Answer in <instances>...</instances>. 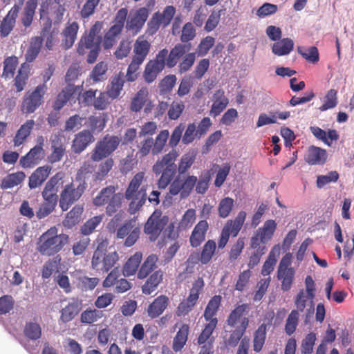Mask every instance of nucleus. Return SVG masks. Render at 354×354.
<instances>
[{"label": "nucleus", "instance_id": "1", "mask_svg": "<svg viewBox=\"0 0 354 354\" xmlns=\"http://www.w3.org/2000/svg\"><path fill=\"white\" fill-rule=\"evenodd\" d=\"M145 177L144 171L138 172L131 178L124 192V197L129 202L128 212L130 214L138 212L147 199V185H142Z\"/></svg>", "mask_w": 354, "mask_h": 354}, {"label": "nucleus", "instance_id": "2", "mask_svg": "<svg viewBox=\"0 0 354 354\" xmlns=\"http://www.w3.org/2000/svg\"><path fill=\"white\" fill-rule=\"evenodd\" d=\"M102 28V23L99 21H95L91 27L88 32H85L82 36L78 43L77 51L80 55H84L89 50L86 58V62L88 64L95 62L100 54L102 37L99 34Z\"/></svg>", "mask_w": 354, "mask_h": 354}, {"label": "nucleus", "instance_id": "3", "mask_svg": "<svg viewBox=\"0 0 354 354\" xmlns=\"http://www.w3.org/2000/svg\"><path fill=\"white\" fill-rule=\"evenodd\" d=\"M102 28V23L99 21H95L91 27L88 32H85L82 36L78 43L77 51L80 55H84L89 50L86 58V62L88 64L95 62L100 54L102 37L99 34Z\"/></svg>", "mask_w": 354, "mask_h": 354}, {"label": "nucleus", "instance_id": "4", "mask_svg": "<svg viewBox=\"0 0 354 354\" xmlns=\"http://www.w3.org/2000/svg\"><path fill=\"white\" fill-rule=\"evenodd\" d=\"M56 227H51L38 239L37 250L43 256H53L60 252L69 241L68 235L58 234Z\"/></svg>", "mask_w": 354, "mask_h": 354}, {"label": "nucleus", "instance_id": "5", "mask_svg": "<svg viewBox=\"0 0 354 354\" xmlns=\"http://www.w3.org/2000/svg\"><path fill=\"white\" fill-rule=\"evenodd\" d=\"M179 156L178 151L172 149L169 153L158 159L152 167V171L156 176L160 175L158 180L159 189H165L173 180L176 173L175 162Z\"/></svg>", "mask_w": 354, "mask_h": 354}, {"label": "nucleus", "instance_id": "6", "mask_svg": "<svg viewBox=\"0 0 354 354\" xmlns=\"http://www.w3.org/2000/svg\"><path fill=\"white\" fill-rule=\"evenodd\" d=\"M48 87L46 84H41L37 86L33 90H29L24 94L21 104V111L26 115L33 113L44 102V95Z\"/></svg>", "mask_w": 354, "mask_h": 354}, {"label": "nucleus", "instance_id": "7", "mask_svg": "<svg viewBox=\"0 0 354 354\" xmlns=\"http://www.w3.org/2000/svg\"><path fill=\"white\" fill-rule=\"evenodd\" d=\"M85 181L70 183L66 185L61 191L59 206L63 212L67 211L75 202L80 200L86 189Z\"/></svg>", "mask_w": 354, "mask_h": 354}, {"label": "nucleus", "instance_id": "8", "mask_svg": "<svg viewBox=\"0 0 354 354\" xmlns=\"http://www.w3.org/2000/svg\"><path fill=\"white\" fill-rule=\"evenodd\" d=\"M120 141L118 136L106 135L95 145L92 151L91 159L94 162H99L107 158L116 150Z\"/></svg>", "mask_w": 354, "mask_h": 354}, {"label": "nucleus", "instance_id": "9", "mask_svg": "<svg viewBox=\"0 0 354 354\" xmlns=\"http://www.w3.org/2000/svg\"><path fill=\"white\" fill-rule=\"evenodd\" d=\"M197 183V177L194 175H180L169 184V193L171 196L180 194L182 198H187Z\"/></svg>", "mask_w": 354, "mask_h": 354}, {"label": "nucleus", "instance_id": "10", "mask_svg": "<svg viewBox=\"0 0 354 354\" xmlns=\"http://www.w3.org/2000/svg\"><path fill=\"white\" fill-rule=\"evenodd\" d=\"M290 265L291 254L288 253L281 259L277 270V278L281 281V288L284 292L290 290L295 279V271Z\"/></svg>", "mask_w": 354, "mask_h": 354}, {"label": "nucleus", "instance_id": "11", "mask_svg": "<svg viewBox=\"0 0 354 354\" xmlns=\"http://www.w3.org/2000/svg\"><path fill=\"white\" fill-rule=\"evenodd\" d=\"M165 56L166 51L160 50L153 59H150L147 63L143 72V78L147 83L150 84L154 82L158 75L165 69Z\"/></svg>", "mask_w": 354, "mask_h": 354}, {"label": "nucleus", "instance_id": "12", "mask_svg": "<svg viewBox=\"0 0 354 354\" xmlns=\"http://www.w3.org/2000/svg\"><path fill=\"white\" fill-rule=\"evenodd\" d=\"M277 223L273 219L267 220L263 226L259 227L250 239V242L255 245L266 246V243L270 241L276 231Z\"/></svg>", "mask_w": 354, "mask_h": 354}, {"label": "nucleus", "instance_id": "13", "mask_svg": "<svg viewBox=\"0 0 354 354\" xmlns=\"http://www.w3.org/2000/svg\"><path fill=\"white\" fill-rule=\"evenodd\" d=\"M82 89V86H75L71 83L67 84L57 95L53 106L54 110L59 111L68 102L73 101L75 103Z\"/></svg>", "mask_w": 354, "mask_h": 354}, {"label": "nucleus", "instance_id": "14", "mask_svg": "<svg viewBox=\"0 0 354 354\" xmlns=\"http://www.w3.org/2000/svg\"><path fill=\"white\" fill-rule=\"evenodd\" d=\"M167 223V218H162L160 214L153 212L145 224L144 232L149 236L151 241H155L165 227Z\"/></svg>", "mask_w": 354, "mask_h": 354}, {"label": "nucleus", "instance_id": "15", "mask_svg": "<svg viewBox=\"0 0 354 354\" xmlns=\"http://www.w3.org/2000/svg\"><path fill=\"white\" fill-rule=\"evenodd\" d=\"M249 309L248 304H243L236 306L229 314L226 323L232 328L247 330L249 326V319L245 314Z\"/></svg>", "mask_w": 354, "mask_h": 354}, {"label": "nucleus", "instance_id": "16", "mask_svg": "<svg viewBox=\"0 0 354 354\" xmlns=\"http://www.w3.org/2000/svg\"><path fill=\"white\" fill-rule=\"evenodd\" d=\"M149 15V10L142 7L131 12L126 24V28L133 35H137L142 29Z\"/></svg>", "mask_w": 354, "mask_h": 354}, {"label": "nucleus", "instance_id": "17", "mask_svg": "<svg viewBox=\"0 0 354 354\" xmlns=\"http://www.w3.org/2000/svg\"><path fill=\"white\" fill-rule=\"evenodd\" d=\"M136 221L131 219L126 221L117 230V238L124 239L127 237L124 245L126 247L133 245L140 236V228L135 227Z\"/></svg>", "mask_w": 354, "mask_h": 354}, {"label": "nucleus", "instance_id": "18", "mask_svg": "<svg viewBox=\"0 0 354 354\" xmlns=\"http://www.w3.org/2000/svg\"><path fill=\"white\" fill-rule=\"evenodd\" d=\"M191 44H177L171 50L168 51L167 48H163L166 51V56L165 57V66L169 68H172L177 65L180 62V59L187 52L191 50Z\"/></svg>", "mask_w": 354, "mask_h": 354}, {"label": "nucleus", "instance_id": "19", "mask_svg": "<svg viewBox=\"0 0 354 354\" xmlns=\"http://www.w3.org/2000/svg\"><path fill=\"white\" fill-rule=\"evenodd\" d=\"M50 142L51 153L48 156V162L53 164L62 160L66 154V145L64 137L60 133L53 135Z\"/></svg>", "mask_w": 354, "mask_h": 354}, {"label": "nucleus", "instance_id": "20", "mask_svg": "<svg viewBox=\"0 0 354 354\" xmlns=\"http://www.w3.org/2000/svg\"><path fill=\"white\" fill-rule=\"evenodd\" d=\"M94 141L93 133L88 129H84L75 135L72 141L71 150L74 153L80 154Z\"/></svg>", "mask_w": 354, "mask_h": 354}, {"label": "nucleus", "instance_id": "21", "mask_svg": "<svg viewBox=\"0 0 354 354\" xmlns=\"http://www.w3.org/2000/svg\"><path fill=\"white\" fill-rule=\"evenodd\" d=\"M82 306L81 300L71 298L67 304L60 310V321L65 324L72 321L80 313Z\"/></svg>", "mask_w": 354, "mask_h": 354}, {"label": "nucleus", "instance_id": "22", "mask_svg": "<svg viewBox=\"0 0 354 354\" xmlns=\"http://www.w3.org/2000/svg\"><path fill=\"white\" fill-rule=\"evenodd\" d=\"M169 305V299L167 296L161 295L155 298L148 306L146 312L151 319H156L160 316Z\"/></svg>", "mask_w": 354, "mask_h": 354}, {"label": "nucleus", "instance_id": "23", "mask_svg": "<svg viewBox=\"0 0 354 354\" xmlns=\"http://www.w3.org/2000/svg\"><path fill=\"white\" fill-rule=\"evenodd\" d=\"M97 245L93 252L91 259V267L97 271H101L102 265L104 261L106 252L109 245V241L102 237L97 239Z\"/></svg>", "mask_w": 354, "mask_h": 354}, {"label": "nucleus", "instance_id": "24", "mask_svg": "<svg viewBox=\"0 0 354 354\" xmlns=\"http://www.w3.org/2000/svg\"><path fill=\"white\" fill-rule=\"evenodd\" d=\"M79 24L77 21H68L62 32V46L67 50L74 44L79 30Z\"/></svg>", "mask_w": 354, "mask_h": 354}, {"label": "nucleus", "instance_id": "25", "mask_svg": "<svg viewBox=\"0 0 354 354\" xmlns=\"http://www.w3.org/2000/svg\"><path fill=\"white\" fill-rule=\"evenodd\" d=\"M64 174L62 172H57L46 183L41 192L42 198L58 201L57 192L60 181L62 180Z\"/></svg>", "mask_w": 354, "mask_h": 354}, {"label": "nucleus", "instance_id": "26", "mask_svg": "<svg viewBox=\"0 0 354 354\" xmlns=\"http://www.w3.org/2000/svg\"><path fill=\"white\" fill-rule=\"evenodd\" d=\"M19 10V6L15 5L3 19L0 24V35L2 37H7L13 30Z\"/></svg>", "mask_w": 354, "mask_h": 354}, {"label": "nucleus", "instance_id": "27", "mask_svg": "<svg viewBox=\"0 0 354 354\" xmlns=\"http://www.w3.org/2000/svg\"><path fill=\"white\" fill-rule=\"evenodd\" d=\"M51 169V167L48 165H44L37 168L29 176V188L32 189L40 187L49 176Z\"/></svg>", "mask_w": 354, "mask_h": 354}, {"label": "nucleus", "instance_id": "28", "mask_svg": "<svg viewBox=\"0 0 354 354\" xmlns=\"http://www.w3.org/2000/svg\"><path fill=\"white\" fill-rule=\"evenodd\" d=\"M246 215L245 211H240L234 220L230 219L226 222L222 231L229 236H236L244 224Z\"/></svg>", "mask_w": 354, "mask_h": 354}, {"label": "nucleus", "instance_id": "29", "mask_svg": "<svg viewBox=\"0 0 354 354\" xmlns=\"http://www.w3.org/2000/svg\"><path fill=\"white\" fill-rule=\"evenodd\" d=\"M44 152L37 147H32L25 156L21 157L19 165L23 168H32L44 158Z\"/></svg>", "mask_w": 354, "mask_h": 354}, {"label": "nucleus", "instance_id": "30", "mask_svg": "<svg viewBox=\"0 0 354 354\" xmlns=\"http://www.w3.org/2000/svg\"><path fill=\"white\" fill-rule=\"evenodd\" d=\"M208 228L209 225L206 220H201L195 225L189 237L191 246L197 248L205 241Z\"/></svg>", "mask_w": 354, "mask_h": 354}, {"label": "nucleus", "instance_id": "31", "mask_svg": "<svg viewBox=\"0 0 354 354\" xmlns=\"http://www.w3.org/2000/svg\"><path fill=\"white\" fill-rule=\"evenodd\" d=\"M327 156L325 149L312 145L308 149L305 160L310 165H324L327 160Z\"/></svg>", "mask_w": 354, "mask_h": 354}, {"label": "nucleus", "instance_id": "32", "mask_svg": "<svg viewBox=\"0 0 354 354\" xmlns=\"http://www.w3.org/2000/svg\"><path fill=\"white\" fill-rule=\"evenodd\" d=\"M212 100L210 115L216 117L225 109L229 104V100L225 97L224 91L218 89L213 95Z\"/></svg>", "mask_w": 354, "mask_h": 354}, {"label": "nucleus", "instance_id": "33", "mask_svg": "<svg viewBox=\"0 0 354 354\" xmlns=\"http://www.w3.org/2000/svg\"><path fill=\"white\" fill-rule=\"evenodd\" d=\"M150 48V42L145 39L144 35L139 36L133 44V58L144 62L149 53Z\"/></svg>", "mask_w": 354, "mask_h": 354}, {"label": "nucleus", "instance_id": "34", "mask_svg": "<svg viewBox=\"0 0 354 354\" xmlns=\"http://www.w3.org/2000/svg\"><path fill=\"white\" fill-rule=\"evenodd\" d=\"M221 301L222 297L221 295H214L208 301L203 313V317L206 322L218 323V319L216 315L221 306Z\"/></svg>", "mask_w": 354, "mask_h": 354}, {"label": "nucleus", "instance_id": "35", "mask_svg": "<svg viewBox=\"0 0 354 354\" xmlns=\"http://www.w3.org/2000/svg\"><path fill=\"white\" fill-rule=\"evenodd\" d=\"M163 279V272L158 270L152 272L145 283L142 286V292L144 295H150L154 292Z\"/></svg>", "mask_w": 354, "mask_h": 354}, {"label": "nucleus", "instance_id": "36", "mask_svg": "<svg viewBox=\"0 0 354 354\" xmlns=\"http://www.w3.org/2000/svg\"><path fill=\"white\" fill-rule=\"evenodd\" d=\"M38 0H27L21 16V22L25 28L32 23Z\"/></svg>", "mask_w": 354, "mask_h": 354}, {"label": "nucleus", "instance_id": "37", "mask_svg": "<svg viewBox=\"0 0 354 354\" xmlns=\"http://www.w3.org/2000/svg\"><path fill=\"white\" fill-rule=\"evenodd\" d=\"M35 124V121L30 119L26 120V122L20 127L13 138L15 147H19L25 142L33 129Z\"/></svg>", "mask_w": 354, "mask_h": 354}, {"label": "nucleus", "instance_id": "38", "mask_svg": "<svg viewBox=\"0 0 354 354\" xmlns=\"http://www.w3.org/2000/svg\"><path fill=\"white\" fill-rule=\"evenodd\" d=\"M197 153L195 150L191 149L184 153L176 167V171L178 172V176L185 174L194 163L196 158Z\"/></svg>", "mask_w": 354, "mask_h": 354}, {"label": "nucleus", "instance_id": "39", "mask_svg": "<svg viewBox=\"0 0 354 354\" xmlns=\"http://www.w3.org/2000/svg\"><path fill=\"white\" fill-rule=\"evenodd\" d=\"M142 259V254L141 252H136L133 255L131 256L123 267V274L125 277L134 275L138 272V267Z\"/></svg>", "mask_w": 354, "mask_h": 354}, {"label": "nucleus", "instance_id": "40", "mask_svg": "<svg viewBox=\"0 0 354 354\" xmlns=\"http://www.w3.org/2000/svg\"><path fill=\"white\" fill-rule=\"evenodd\" d=\"M124 84V74L120 72L112 78L106 93L109 95L110 98L113 100L116 99L120 95Z\"/></svg>", "mask_w": 354, "mask_h": 354}, {"label": "nucleus", "instance_id": "41", "mask_svg": "<svg viewBox=\"0 0 354 354\" xmlns=\"http://www.w3.org/2000/svg\"><path fill=\"white\" fill-rule=\"evenodd\" d=\"M26 176V174L24 171L9 174L2 179L0 185L1 188L3 189L13 188L23 183Z\"/></svg>", "mask_w": 354, "mask_h": 354}, {"label": "nucleus", "instance_id": "42", "mask_svg": "<svg viewBox=\"0 0 354 354\" xmlns=\"http://www.w3.org/2000/svg\"><path fill=\"white\" fill-rule=\"evenodd\" d=\"M158 257L156 254L149 255L139 269L137 277L140 279L147 278L157 268Z\"/></svg>", "mask_w": 354, "mask_h": 354}, {"label": "nucleus", "instance_id": "43", "mask_svg": "<svg viewBox=\"0 0 354 354\" xmlns=\"http://www.w3.org/2000/svg\"><path fill=\"white\" fill-rule=\"evenodd\" d=\"M117 187L113 185L107 186L101 189L98 194L93 198V204L96 207H101L106 205V203L112 198V196L116 193Z\"/></svg>", "mask_w": 354, "mask_h": 354}, {"label": "nucleus", "instance_id": "44", "mask_svg": "<svg viewBox=\"0 0 354 354\" xmlns=\"http://www.w3.org/2000/svg\"><path fill=\"white\" fill-rule=\"evenodd\" d=\"M310 130L315 137L323 141L328 146L331 145V143L329 142L328 139H330L331 141H336L339 139V135L337 131L335 129H329L326 133L324 130L318 127H310Z\"/></svg>", "mask_w": 354, "mask_h": 354}, {"label": "nucleus", "instance_id": "45", "mask_svg": "<svg viewBox=\"0 0 354 354\" xmlns=\"http://www.w3.org/2000/svg\"><path fill=\"white\" fill-rule=\"evenodd\" d=\"M267 325L261 324L255 330L253 336L252 347L256 353L261 351L266 339Z\"/></svg>", "mask_w": 354, "mask_h": 354}, {"label": "nucleus", "instance_id": "46", "mask_svg": "<svg viewBox=\"0 0 354 354\" xmlns=\"http://www.w3.org/2000/svg\"><path fill=\"white\" fill-rule=\"evenodd\" d=\"M189 329L187 324H183L179 328L173 340L172 348L175 352L180 351L185 345L188 338Z\"/></svg>", "mask_w": 354, "mask_h": 354}, {"label": "nucleus", "instance_id": "47", "mask_svg": "<svg viewBox=\"0 0 354 354\" xmlns=\"http://www.w3.org/2000/svg\"><path fill=\"white\" fill-rule=\"evenodd\" d=\"M149 91L146 88L140 89L132 98L130 104V110L132 112H139L145 104L148 99Z\"/></svg>", "mask_w": 354, "mask_h": 354}, {"label": "nucleus", "instance_id": "48", "mask_svg": "<svg viewBox=\"0 0 354 354\" xmlns=\"http://www.w3.org/2000/svg\"><path fill=\"white\" fill-rule=\"evenodd\" d=\"M217 324L218 323H215L214 322H207L205 324L204 328L197 338L198 344L204 345L211 342L212 346H213L214 338L212 335L217 326Z\"/></svg>", "mask_w": 354, "mask_h": 354}, {"label": "nucleus", "instance_id": "49", "mask_svg": "<svg viewBox=\"0 0 354 354\" xmlns=\"http://www.w3.org/2000/svg\"><path fill=\"white\" fill-rule=\"evenodd\" d=\"M295 306H296V310L299 312H303L305 309L306 313V318L313 315L314 312L310 313V299L308 295L306 294L304 289H301L298 294L295 298Z\"/></svg>", "mask_w": 354, "mask_h": 354}, {"label": "nucleus", "instance_id": "50", "mask_svg": "<svg viewBox=\"0 0 354 354\" xmlns=\"http://www.w3.org/2000/svg\"><path fill=\"white\" fill-rule=\"evenodd\" d=\"M294 42L290 38H284L276 42L272 47V53L278 56L288 55L293 49Z\"/></svg>", "mask_w": 354, "mask_h": 354}, {"label": "nucleus", "instance_id": "51", "mask_svg": "<svg viewBox=\"0 0 354 354\" xmlns=\"http://www.w3.org/2000/svg\"><path fill=\"white\" fill-rule=\"evenodd\" d=\"M83 207L82 206H74L71 211L67 213L63 221L64 226L67 228H72L80 222Z\"/></svg>", "mask_w": 354, "mask_h": 354}, {"label": "nucleus", "instance_id": "52", "mask_svg": "<svg viewBox=\"0 0 354 354\" xmlns=\"http://www.w3.org/2000/svg\"><path fill=\"white\" fill-rule=\"evenodd\" d=\"M43 39L41 37H35L31 39L30 46L26 53V61L33 62L38 56L42 46Z\"/></svg>", "mask_w": 354, "mask_h": 354}, {"label": "nucleus", "instance_id": "53", "mask_svg": "<svg viewBox=\"0 0 354 354\" xmlns=\"http://www.w3.org/2000/svg\"><path fill=\"white\" fill-rule=\"evenodd\" d=\"M29 66L26 63L21 64L18 73L14 80V85L17 92H21L24 89L28 79Z\"/></svg>", "mask_w": 354, "mask_h": 354}, {"label": "nucleus", "instance_id": "54", "mask_svg": "<svg viewBox=\"0 0 354 354\" xmlns=\"http://www.w3.org/2000/svg\"><path fill=\"white\" fill-rule=\"evenodd\" d=\"M108 115L106 113H100L98 115H91L88 118L90 131L101 132L106 127Z\"/></svg>", "mask_w": 354, "mask_h": 354}, {"label": "nucleus", "instance_id": "55", "mask_svg": "<svg viewBox=\"0 0 354 354\" xmlns=\"http://www.w3.org/2000/svg\"><path fill=\"white\" fill-rule=\"evenodd\" d=\"M76 286L82 290H93L99 283V279L97 277H88L85 275L75 274Z\"/></svg>", "mask_w": 354, "mask_h": 354}, {"label": "nucleus", "instance_id": "56", "mask_svg": "<svg viewBox=\"0 0 354 354\" xmlns=\"http://www.w3.org/2000/svg\"><path fill=\"white\" fill-rule=\"evenodd\" d=\"M216 243L213 240H208L203 246L199 261L202 264L209 263L216 252Z\"/></svg>", "mask_w": 354, "mask_h": 354}, {"label": "nucleus", "instance_id": "57", "mask_svg": "<svg viewBox=\"0 0 354 354\" xmlns=\"http://www.w3.org/2000/svg\"><path fill=\"white\" fill-rule=\"evenodd\" d=\"M44 201L39 205L38 210L36 212V216L38 219H42L49 216L55 209L57 204V201L43 198Z\"/></svg>", "mask_w": 354, "mask_h": 354}, {"label": "nucleus", "instance_id": "58", "mask_svg": "<svg viewBox=\"0 0 354 354\" xmlns=\"http://www.w3.org/2000/svg\"><path fill=\"white\" fill-rule=\"evenodd\" d=\"M250 248L254 251L249 257L248 266L250 269H252L254 266L259 264L262 256L266 254L267 248L266 246L253 245L252 242H250Z\"/></svg>", "mask_w": 354, "mask_h": 354}, {"label": "nucleus", "instance_id": "59", "mask_svg": "<svg viewBox=\"0 0 354 354\" xmlns=\"http://www.w3.org/2000/svg\"><path fill=\"white\" fill-rule=\"evenodd\" d=\"M245 332V330L234 328L233 330L229 331V335L223 337L225 345L227 347H235Z\"/></svg>", "mask_w": 354, "mask_h": 354}, {"label": "nucleus", "instance_id": "60", "mask_svg": "<svg viewBox=\"0 0 354 354\" xmlns=\"http://www.w3.org/2000/svg\"><path fill=\"white\" fill-rule=\"evenodd\" d=\"M103 315L102 310L87 308L81 313L80 322L82 324H91L102 318Z\"/></svg>", "mask_w": 354, "mask_h": 354}, {"label": "nucleus", "instance_id": "61", "mask_svg": "<svg viewBox=\"0 0 354 354\" xmlns=\"http://www.w3.org/2000/svg\"><path fill=\"white\" fill-rule=\"evenodd\" d=\"M18 59L15 56L8 57L3 62V70L2 77L5 79L13 77L17 66Z\"/></svg>", "mask_w": 354, "mask_h": 354}, {"label": "nucleus", "instance_id": "62", "mask_svg": "<svg viewBox=\"0 0 354 354\" xmlns=\"http://www.w3.org/2000/svg\"><path fill=\"white\" fill-rule=\"evenodd\" d=\"M121 33V31L110 27L108 31L105 33L103 40L102 39L101 44H102L104 49H111L117 42L118 37Z\"/></svg>", "mask_w": 354, "mask_h": 354}, {"label": "nucleus", "instance_id": "63", "mask_svg": "<svg viewBox=\"0 0 354 354\" xmlns=\"http://www.w3.org/2000/svg\"><path fill=\"white\" fill-rule=\"evenodd\" d=\"M299 314L298 310H292L288 315L285 324V332L288 335H292L298 326L299 324Z\"/></svg>", "mask_w": 354, "mask_h": 354}, {"label": "nucleus", "instance_id": "64", "mask_svg": "<svg viewBox=\"0 0 354 354\" xmlns=\"http://www.w3.org/2000/svg\"><path fill=\"white\" fill-rule=\"evenodd\" d=\"M234 203V199L229 196L221 199L218 206V216L223 218H227L233 209Z\"/></svg>", "mask_w": 354, "mask_h": 354}]
</instances>
